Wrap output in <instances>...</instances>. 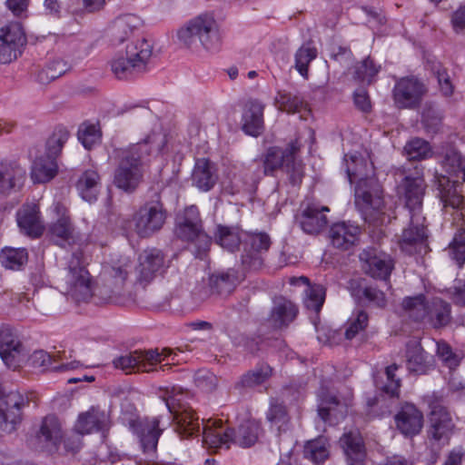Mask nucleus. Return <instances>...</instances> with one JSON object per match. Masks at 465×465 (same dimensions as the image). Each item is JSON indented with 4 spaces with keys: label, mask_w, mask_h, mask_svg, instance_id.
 Masks as SVG:
<instances>
[{
    "label": "nucleus",
    "mask_w": 465,
    "mask_h": 465,
    "mask_svg": "<svg viewBox=\"0 0 465 465\" xmlns=\"http://www.w3.org/2000/svg\"><path fill=\"white\" fill-rule=\"evenodd\" d=\"M166 143V135L161 130L152 131L142 141L116 150L114 185L126 193L134 192L143 181L149 157L162 153Z\"/></svg>",
    "instance_id": "f257e3e1"
},
{
    "label": "nucleus",
    "mask_w": 465,
    "mask_h": 465,
    "mask_svg": "<svg viewBox=\"0 0 465 465\" xmlns=\"http://www.w3.org/2000/svg\"><path fill=\"white\" fill-rule=\"evenodd\" d=\"M342 167L350 183L357 181L354 190L355 204L365 221L379 224L385 221L383 191L379 182L367 176V162L357 154H346Z\"/></svg>",
    "instance_id": "f03ea898"
},
{
    "label": "nucleus",
    "mask_w": 465,
    "mask_h": 465,
    "mask_svg": "<svg viewBox=\"0 0 465 465\" xmlns=\"http://www.w3.org/2000/svg\"><path fill=\"white\" fill-rule=\"evenodd\" d=\"M86 265L84 252L77 250L66 258L59 272L61 288L77 302H87L93 296L94 281Z\"/></svg>",
    "instance_id": "7ed1b4c3"
},
{
    "label": "nucleus",
    "mask_w": 465,
    "mask_h": 465,
    "mask_svg": "<svg viewBox=\"0 0 465 465\" xmlns=\"http://www.w3.org/2000/svg\"><path fill=\"white\" fill-rule=\"evenodd\" d=\"M179 42L190 49L202 45L207 51H217L221 46L219 26L209 15H199L181 27L177 33Z\"/></svg>",
    "instance_id": "20e7f679"
},
{
    "label": "nucleus",
    "mask_w": 465,
    "mask_h": 465,
    "mask_svg": "<svg viewBox=\"0 0 465 465\" xmlns=\"http://www.w3.org/2000/svg\"><path fill=\"white\" fill-rule=\"evenodd\" d=\"M153 46L145 39H139L126 45L111 61V70L118 79H127L134 74L144 73L152 56Z\"/></svg>",
    "instance_id": "39448f33"
},
{
    "label": "nucleus",
    "mask_w": 465,
    "mask_h": 465,
    "mask_svg": "<svg viewBox=\"0 0 465 465\" xmlns=\"http://www.w3.org/2000/svg\"><path fill=\"white\" fill-rule=\"evenodd\" d=\"M299 148L297 142L290 143L285 150L279 147L269 148L263 158L264 173L270 174L279 168H284L291 183L300 184L303 176V166L295 158Z\"/></svg>",
    "instance_id": "423d86ee"
},
{
    "label": "nucleus",
    "mask_w": 465,
    "mask_h": 465,
    "mask_svg": "<svg viewBox=\"0 0 465 465\" xmlns=\"http://www.w3.org/2000/svg\"><path fill=\"white\" fill-rule=\"evenodd\" d=\"M182 393L176 391L174 387L171 389L165 388L161 391L160 398L165 402V405L169 411L173 416L175 424V431L181 437H191L198 435L201 430V424L199 417L196 415L194 411L190 407H183L179 405L178 409L175 405L181 401Z\"/></svg>",
    "instance_id": "0eeeda50"
},
{
    "label": "nucleus",
    "mask_w": 465,
    "mask_h": 465,
    "mask_svg": "<svg viewBox=\"0 0 465 465\" xmlns=\"http://www.w3.org/2000/svg\"><path fill=\"white\" fill-rule=\"evenodd\" d=\"M175 234L182 240L193 242L196 256L203 258L211 245V238L203 232L199 210L195 205L184 209L176 220Z\"/></svg>",
    "instance_id": "6e6552de"
},
{
    "label": "nucleus",
    "mask_w": 465,
    "mask_h": 465,
    "mask_svg": "<svg viewBox=\"0 0 465 465\" xmlns=\"http://www.w3.org/2000/svg\"><path fill=\"white\" fill-rule=\"evenodd\" d=\"M176 356V352L166 348L163 349L161 352L157 350L134 351L115 358L113 363L116 369L122 370L126 374L150 372L155 370V365L166 358L172 357V361H174Z\"/></svg>",
    "instance_id": "1a4fd4ad"
},
{
    "label": "nucleus",
    "mask_w": 465,
    "mask_h": 465,
    "mask_svg": "<svg viewBox=\"0 0 465 465\" xmlns=\"http://www.w3.org/2000/svg\"><path fill=\"white\" fill-rule=\"evenodd\" d=\"M120 419L123 424L136 436L144 452L155 451L163 431L159 428L158 418L140 417L134 413L123 411Z\"/></svg>",
    "instance_id": "9d476101"
},
{
    "label": "nucleus",
    "mask_w": 465,
    "mask_h": 465,
    "mask_svg": "<svg viewBox=\"0 0 465 465\" xmlns=\"http://www.w3.org/2000/svg\"><path fill=\"white\" fill-rule=\"evenodd\" d=\"M166 220V212L158 202L146 203L128 221L127 227L140 237L146 238L160 231Z\"/></svg>",
    "instance_id": "9b49d317"
},
{
    "label": "nucleus",
    "mask_w": 465,
    "mask_h": 465,
    "mask_svg": "<svg viewBox=\"0 0 465 465\" xmlns=\"http://www.w3.org/2000/svg\"><path fill=\"white\" fill-rule=\"evenodd\" d=\"M428 93L423 81L415 76L399 78L392 89L394 104L399 109H416Z\"/></svg>",
    "instance_id": "f8f14e48"
},
{
    "label": "nucleus",
    "mask_w": 465,
    "mask_h": 465,
    "mask_svg": "<svg viewBox=\"0 0 465 465\" xmlns=\"http://www.w3.org/2000/svg\"><path fill=\"white\" fill-rule=\"evenodd\" d=\"M29 399L18 391H9L0 398V427L12 432L22 420V409L28 405Z\"/></svg>",
    "instance_id": "ddd939ff"
},
{
    "label": "nucleus",
    "mask_w": 465,
    "mask_h": 465,
    "mask_svg": "<svg viewBox=\"0 0 465 465\" xmlns=\"http://www.w3.org/2000/svg\"><path fill=\"white\" fill-rule=\"evenodd\" d=\"M132 268V261L128 257H121L105 270L104 284L100 288V294L104 300L111 301L121 293Z\"/></svg>",
    "instance_id": "4468645a"
},
{
    "label": "nucleus",
    "mask_w": 465,
    "mask_h": 465,
    "mask_svg": "<svg viewBox=\"0 0 465 465\" xmlns=\"http://www.w3.org/2000/svg\"><path fill=\"white\" fill-rule=\"evenodd\" d=\"M26 37L19 23H12L0 29V63L8 64L21 54Z\"/></svg>",
    "instance_id": "2eb2a0df"
},
{
    "label": "nucleus",
    "mask_w": 465,
    "mask_h": 465,
    "mask_svg": "<svg viewBox=\"0 0 465 465\" xmlns=\"http://www.w3.org/2000/svg\"><path fill=\"white\" fill-rule=\"evenodd\" d=\"M55 221L49 225L52 239L60 246L72 245L78 240L77 232L68 214L65 205L57 202L52 206Z\"/></svg>",
    "instance_id": "dca6fc26"
},
{
    "label": "nucleus",
    "mask_w": 465,
    "mask_h": 465,
    "mask_svg": "<svg viewBox=\"0 0 465 465\" xmlns=\"http://www.w3.org/2000/svg\"><path fill=\"white\" fill-rule=\"evenodd\" d=\"M360 260L364 272L372 278L386 280L393 268L390 256L376 248L363 250L360 254Z\"/></svg>",
    "instance_id": "f3484780"
},
{
    "label": "nucleus",
    "mask_w": 465,
    "mask_h": 465,
    "mask_svg": "<svg viewBox=\"0 0 465 465\" xmlns=\"http://www.w3.org/2000/svg\"><path fill=\"white\" fill-rule=\"evenodd\" d=\"M424 221L425 218L418 212L411 214L410 224L402 231L399 240L401 251L411 254L423 246L427 238Z\"/></svg>",
    "instance_id": "a211bd4d"
},
{
    "label": "nucleus",
    "mask_w": 465,
    "mask_h": 465,
    "mask_svg": "<svg viewBox=\"0 0 465 465\" xmlns=\"http://www.w3.org/2000/svg\"><path fill=\"white\" fill-rule=\"evenodd\" d=\"M0 356L5 365L12 369L19 367L25 356L22 343L8 326L0 328Z\"/></svg>",
    "instance_id": "6ab92c4d"
},
{
    "label": "nucleus",
    "mask_w": 465,
    "mask_h": 465,
    "mask_svg": "<svg viewBox=\"0 0 465 465\" xmlns=\"http://www.w3.org/2000/svg\"><path fill=\"white\" fill-rule=\"evenodd\" d=\"M110 416L99 407L92 406L86 411L81 412L74 424V431L79 434L104 432L110 427Z\"/></svg>",
    "instance_id": "aec40b11"
},
{
    "label": "nucleus",
    "mask_w": 465,
    "mask_h": 465,
    "mask_svg": "<svg viewBox=\"0 0 465 465\" xmlns=\"http://www.w3.org/2000/svg\"><path fill=\"white\" fill-rule=\"evenodd\" d=\"M166 268L163 253L157 249L145 250L139 256L136 278L140 282H149Z\"/></svg>",
    "instance_id": "412c9836"
},
{
    "label": "nucleus",
    "mask_w": 465,
    "mask_h": 465,
    "mask_svg": "<svg viewBox=\"0 0 465 465\" xmlns=\"http://www.w3.org/2000/svg\"><path fill=\"white\" fill-rule=\"evenodd\" d=\"M430 408L429 438L435 441L446 442L454 427L450 413L445 407L439 403L431 404Z\"/></svg>",
    "instance_id": "4be33fe9"
},
{
    "label": "nucleus",
    "mask_w": 465,
    "mask_h": 465,
    "mask_svg": "<svg viewBox=\"0 0 465 465\" xmlns=\"http://www.w3.org/2000/svg\"><path fill=\"white\" fill-rule=\"evenodd\" d=\"M397 430L405 437L419 434L423 426V415L413 404L405 403L394 417Z\"/></svg>",
    "instance_id": "5701e85b"
},
{
    "label": "nucleus",
    "mask_w": 465,
    "mask_h": 465,
    "mask_svg": "<svg viewBox=\"0 0 465 465\" xmlns=\"http://www.w3.org/2000/svg\"><path fill=\"white\" fill-rule=\"evenodd\" d=\"M327 206H322L316 203H311L306 205L299 217V223L303 232L309 234H316L322 231L328 220L324 212H329Z\"/></svg>",
    "instance_id": "b1692460"
},
{
    "label": "nucleus",
    "mask_w": 465,
    "mask_h": 465,
    "mask_svg": "<svg viewBox=\"0 0 465 465\" xmlns=\"http://www.w3.org/2000/svg\"><path fill=\"white\" fill-rule=\"evenodd\" d=\"M264 104L258 100L248 101L242 116V131L251 136L257 137L264 129Z\"/></svg>",
    "instance_id": "393cba45"
},
{
    "label": "nucleus",
    "mask_w": 465,
    "mask_h": 465,
    "mask_svg": "<svg viewBox=\"0 0 465 465\" xmlns=\"http://www.w3.org/2000/svg\"><path fill=\"white\" fill-rule=\"evenodd\" d=\"M424 189V180L420 176L413 178L406 176L399 185V193L404 196L411 214L414 212L420 213Z\"/></svg>",
    "instance_id": "a878e982"
},
{
    "label": "nucleus",
    "mask_w": 465,
    "mask_h": 465,
    "mask_svg": "<svg viewBox=\"0 0 465 465\" xmlns=\"http://www.w3.org/2000/svg\"><path fill=\"white\" fill-rule=\"evenodd\" d=\"M329 234L334 247L349 250L359 241L361 229L356 224L341 222L334 223L331 227Z\"/></svg>",
    "instance_id": "bb28decb"
},
{
    "label": "nucleus",
    "mask_w": 465,
    "mask_h": 465,
    "mask_svg": "<svg viewBox=\"0 0 465 465\" xmlns=\"http://www.w3.org/2000/svg\"><path fill=\"white\" fill-rule=\"evenodd\" d=\"M203 444L208 449H218L225 446L226 449L232 443L229 428L224 429L221 420L203 421Z\"/></svg>",
    "instance_id": "cd10ccee"
},
{
    "label": "nucleus",
    "mask_w": 465,
    "mask_h": 465,
    "mask_svg": "<svg viewBox=\"0 0 465 465\" xmlns=\"http://www.w3.org/2000/svg\"><path fill=\"white\" fill-rule=\"evenodd\" d=\"M340 444L347 457L348 465H362L366 457L363 439L359 431L345 432Z\"/></svg>",
    "instance_id": "c85d7f7f"
},
{
    "label": "nucleus",
    "mask_w": 465,
    "mask_h": 465,
    "mask_svg": "<svg viewBox=\"0 0 465 465\" xmlns=\"http://www.w3.org/2000/svg\"><path fill=\"white\" fill-rule=\"evenodd\" d=\"M16 219L18 226L28 235L37 237L42 234L44 227L37 203L24 204L17 212Z\"/></svg>",
    "instance_id": "c756f323"
},
{
    "label": "nucleus",
    "mask_w": 465,
    "mask_h": 465,
    "mask_svg": "<svg viewBox=\"0 0 465 465\" xmlns=\"http://www.w3.org/2000/svg\"><path fill=\"white\" fill-rule=\"evenodd\" d=\"M25 170L16 163H0V194L7 195L19 189L25 181Z\"/></svg>",
    "instance_id": "7c9ffc66"
},
{
    "label": "nucleus",
    "mask_w": 465,
    "mask_h": 465,
    "mask_svg": "<svg viewBox=\"0 0 465 465\" xmlns=\"http://www.w3.org/2000/svg\"><path fill=\"white\" fill-rule=\"evenodd\" d=\"M229 430L232 435V443L242 448H248L255 444L262 434L261 423L252 419L241 423L237 430L231 428H229Z\"/></svg>",
    "instance_id": "2f4dec72"
},
{
    "label": "nucleus",
    "mask_w": 465,
    "mask_h": 465,
    "mask_svg": "<svg viewBox=\"0 0 465 465\" xmlns=\"http://www.w3.org/2000/svg\"><path fill=\"white\" fill-rule=\"evenodd\" d=\"M292 285L304 284L305 290L304 305L307 309L319 312L325 301L326 290L322 284H310V280L305 276L292 277L289 280Z\"/></svg>",
    "instance_id": "473e14b6"
},
{
    "label": "nucleus",
    "mask_w": 465,
    "mask_h": 465,
    "mask_svg": "<svg viewBox=\"0 0 465 465\" xmlns=\"http://www.w3.org/2000/svg\"><path fill=\"white\" fill-rule=\"evenodd\" d=\"M218 179L214 165L207 159H198L195 163L192 180L200 191H210Z\"/></svg>",
    "instance_id": "72a5a7b5"
},
{
    "label": "nucleus",
    "mask_w": 465,
    "mask_h": 465,
    "mask_svg": "<svg viewBox=\"0 0 465 465\" xmlns=\"http://www.w3.org/2000/svg\"><path fill=\"white\" fill-rule=\"evenodd\" d=\"M451 320L450 305L439 297L430 299L425 322L435 329L447 326Z\"/></svg>",
    "instance_id": "f704fd0d"
},
{
    "label": "nucleus",
    "mask_w": 465,
    "mask_h": 465,
    "mask_svg": "<svg viewBox=\"0 0 465 465\" xmlns=\"http://www.w3.org/2000/svg\"><path fill=\"white\" fill-rule=\"evenodd\" d=\"M37 438L45 444L46 448L56 449L63 438L62 425L59 420L54 415L46 416L42 421Z\"/></svg>",
    "instance_id": "c9c22d12"
},
{
    "label": "nucleus",
    "mask_w": 465,
    "mask_h": 465,
    "mask_svg": "<svg viewBox=\"0 0 465 465\" xmlns=\"http://www.w3.org/2000/svg\"><path fill=\"white\" fill-rule=\"evenodd\" d=\"M297 312L296 306L291 301L280 297L274 300L270 321L273 327L282 328L294 320Z\"/></svg>",
    "instance_id": "e433bc0d"
},
{
    "label": "nucleus",
    "mask_w": 465,
    "mask_h": 465,
    "mask_svg": "<svg viewBox=\"0 0 465 465\" xmlns=\"http://www.w3.org/2000/svg\"><path fill=\"white\" fill-rule=\"evenodd\" d=\"M141 25V19L133 14H125L118 16L113 23L111 31L113 40L121 44L128 39L134 31Z\"/></svg>",
    "instance_id": "4c0bfd02"
},
{
    "label": "nucleus",
    "mask_w": 465,
    "mask_h": 465,
    "mask_svg": "<svg viewBox=\"0 0 465 465\" xmlns=\"http://www.w3.org/2000/svg\"><path fill=\"white\" fill-rule=\"evenodd\" d=\"M57 163L51 156L37 157L31 168V178L34 183H44L51 181L57 173Z\"/></svg>",
    "instance_id": "58836bf2"
},
{
    "label": "nucleus",
    "mask_w": 465,
    "mask_h": 465,
    "mask_svg": "<svg viewBox=\"0 0 465 465\" xmlns=\"http://www.w3.org/2000/svg\"><path fill=\"white\" fill-rule=\"evenodd\" d=\"M430 300L424 294L407 296L402 300L403 313L415 322H424Z\"/></svg>",
    "instance_id": "ea45409f"
},
{
    "label": "nucleus",
    "mask_w": 465,
    "mask_h": 465,
    "mask_svg": "<svg viewBox=\"0 0 465 465\" xmlns=\"http://www.w3.org/2000/svg\"><path fill=\"white\" fill-rule=\"evenodd\" d=\"M100 175L96 170H86L77 182V190L81 197L89 203L96 200L100 189Z\"/></svg>",
    "instance_id": "a19ab883"
},
{
    "label": "nucleus",
    "mask_w": 465,
    "mask_h": 465,
    "mask_svg": "<svg viewBox=\"0 0 465 465\" xmlns=\"http://www.w3.org/2000/svg\"><path fill=\"white\" fill-rule=\"evenodd\" d=\"M407 367L410 371L416 373H423L426 369L425 352L416 341L408 342L406 349Z\"/></svg>",
    "instance_id": "79ce46f5"
},
{
    "label": "nucleus",
    "mask_w": 465,
    "mask_h": 465,
    "mask_svg": "<svg viewBox=\"0 0 465 465\" xmlns=\"http://www.w3.org/2000/svg\"><path fill=\"white\" fill-rule=\"evenodd\" d=\"M272 373L269 365L262 364L258 368L244 373L236 383V388L252 389L265 382Z\"/></svg>",
    "instance_id": "37998d69"
},
{
    "label": "nucleus",
    "mask_w": 465,
    "mask_h": 465,
    "mask_svg": "<svg viewBox=\"0 0 465 465\" xmlns=\"http://www.w3.org/2000/svg\"><path fill=\"white\" fill-rule=\"evenodd\" d=\"M249 244L252 252L250 257H242V262L248 266L261 264V261L256 255L269 250L271 246L269 235L264 232L253 233L249 237Z\"/></svg>",
    "instance_id": "c03bdc74"
},
{
    "label": "nucleus",
    "mask_w": 465,
    "mask_h": 465,
    "mask_svg": "<svg viewBox=\"0 0 465 465\" xmlns=\"http://www.w3.org/2000/svg\"><path fill=\"white\" fill-rule=\"evenodd\" d=\"M318 54L316 47L312 42L303 44L295 53V69L299 74L307 78L308 76V66L312 61H313Z\"/></svg>",
    "instance_id": "a18cd8bd"
},
{
    "label": "nucleus",
    "mask_w": 465,
    "mask_h": 465,
    "mask_svg": "<svg viewBox=\"0 0 465 465\" xmlns=\"http://www.w3.org/2000/svg\"><path fill=\"white\" fill-rule=\"evenodd\" d=\"M275 103L280 110L289 114L299 113L306 108V104L302 97L284 90L277 93Z\"/></svg>",
    "instance_id": "49530a36"
},
{
    "label": "nucleus",
    "mask_w": 465,
    "mask_h": 465,
    "mask_svg": "<svg viewBox=\"0 0 465 465\" xmlns=\"http://www.w3.org/2000/svg\"><path fill=\"white\" fill-rule=\"evenodd\" d=\"M328 447V441L324 437L309 440L304 446V457L314 463L323 462L329 457Z\"/></svg>",
    "instance_id": "de8ad7c7"
},
{
    "label": "nucleus",
    "mask_w": 465,
    "mask_h": 465,
    "mask_svg": "<svg viewBox=\"0 0 465 465\" xmlns=\"http://www.w3.org/2000/svg\"><path fill=\"white\" fill-rule=\"evenodd\" d=\"M2 264L11 270L21 269L28 260L25 248H5L1 252Z\"/></svg>",
    "instance_id": "09e8293b"
},
{
    "label": "nucleus",
    "mask_w": 465,
    "mask_h": 465,
    "mask_svg": "<svg viewBox=\"0 0 465 465\" xmlns=\"http://www.w3.org/2000/svg\"><path fill=\"white\" fill-rule=\"evenodd\" d=\"M460 184L447 180V184L440 190V201L445 209L459 210L463 203V196L458 189Z\"/></svg>",
    "instance_id": "8fccbe9b"
},
{
    "label": "nucleus",
    "mask_w": 465,
    "mask_h": 465,
    "mask_svg": "<svg viewBox=\"0 0 465 465\" xmlns=\"http://www.w3.org/2000/svg\"><path fill=\"white\" fill-rule=\"evenodd\" d=\"M398 370L396 364L388 366L383 373L386 381L383 380L379 381L375 378L374 382L378 389L381 390L390 396H398L401 387V380L396 378L395 371Z\"/></svg>",
    "instance_id": "3c124183"
},
{
    "label": "nucleus",
    "mask_w": 465,
    "mask_h": 465,
    "mask_svg": "<svg viewBox=\"0 0 465 465\" xmlns=\"http://www.w3.org/2000/svg\"><path fill=\"white\" fill-rule=\"evenodd\" d=\"M266 418L272 427L275 428L279 433L288 429L289 416L285 406L282 403L272 402Z\"/></svg>",
    "instance_id": "603ef678"
},
{
    "label": "nucleus",
    "mask_w": 465,
    "mask_h": 465,
    "mask_svg": "<svg viewBox=\"0 0 465 465\" xmlns=\"http://www.w3.org/2000/svg\"><path fill=\"white\" fill-rule=\"evenodd\" d=\"M404 152L409 160L420 161L431 156V148L429 143L420 138L411 139L404 146Z\"/></svg>",
    "instance_id": "864d4df0"
},
{
    "label": "nucleus",
    "mask_w": 465,
    "mask_h": 465,
    "mask_svg": "<svg viewBox=\"0 0 465 465\" xmlns=\"http://www.w3.org/2000/svg\"><path fill=\"white\" fill-rule=\"evenodd\" d=\"M381 70L371 57H367L355 66L354 77L363 84H371L375 81L377 74Z\"/></svg>",
    "instance_id": "5fc2aeb1"
},
{
    "label": "nucleus",
    "mask_w": 465,
    "mask_h": 465,
    "mask_svg": "<svg viewBox=\"0 0 465 465\" xmlns=\"http://www.w3.org/2000/svg\"><path fill=\"white\" fill-rule=\"evenodd\" d=\"M69 68V64L64 59L55 58L50 61L46 66L39 73V80L43 84L55 80L56 78L65 74Z\"/></svg>",
    "instance_id": "6e6d98bb"
},
{
    "label": "nucleus",
    "mask_w": 465,
    "mask_h": 465,
    "mask_svg": "<svg viewBox=\"0 0 465 465\" xmlns=\"http://www.w3.org/2000/svg\"><path fill=\"white\" fill-rule=\"evenodd\" d=\"M449 254L460 267L465 262V229H460L449 244Z\"/></svg>",
    "instance_id": "4d7b16f0"
},
{
    "label": "nucleus",
    "mask_w": 465,
    "mask_h": 465,
    "mask_svg": "<svg viewBox=\"0 0 465 465\" xmlns=\"http://www.w3.org/2000/svg\"><path fill=\"white\" fill-rule=\"evenodd\" d=\"M368 314L364 311L358 310L354 312L347 322L345 330L346 339L351 340L360 331H363L368 324Z\"/></svg>",
    "instance_id": "13d9d810"
},
{
    "label": "nucleus",
    "mask_w": 465,
    "mask_h": 465,
    "mask_svg": "<svg viewBox=\"0 0 465 465\" xmlns=\"http://www.w3.org/2000/svg\"><path fill=\"white\" fill-rule=\"evenodd\" d=\"M101 132L95 124H84L78 130V139L86 149L99 143Z\"/></svg>",
    "instance_id": "bf43d9fd"
},
{
    "label": "nucleus",
    "mask_w": 465,
    "mask_h": 465,
    "mask_svg": "<svg viewBox=\"0 0 465 465\" xmlns=\"http://www.w3.org/2000/svg\"><path fill=\"white\" fill-rule=\"evenodd\" d=\"M319 405L318 414L323 421H326L330 416L331 411L334 406L339 404L335 396L331 395L329 391L322 389L318 393Z\"/></svg>",
    "instance_id": "052dcab7"
},
{
    "label": "nucleus",
    "mask_w": 465,
    "mask_h": 465,
    "mask_svg": "<svg viewBox=\"0 0 465 465\" xmlns=\"http://www.w3.org/2000/svg\"><path fill=\"white\" fill-rule=\"evenodd\" d=\"M217 242L224 249L233 252L240 244L238 234L228 227L219 226Z\"/></svg>",
    "instance_id": "680f3d73"
},
{
    "label": "nucleus",
    "mask_w": 465,
    "mask_h": 465,
    "mask_svg": "<svg viewBox=\"0 0 465 465\" xmlns=\"http://www.w3.org/2000/svg\"><path fill=\"white\" fill-rule=\"evenodd\" d=\"M441 165L444 170L450 174L456 175L464 164L465 161L461 155L455 150H449L446 152L441 159Z\"/></svg>",
    "instance_id": "e2e57ef3"
},
{
    "label": "nucleus",
    "mask_w": 465,
    "mask_h": 465,
    "mask_svg": "<svg viewBox=\"0 0 465 465\" xmlns=\"http://www.w3.org/2000/svg\"><path fill=\"white\" fill-rule=\"evenodd\" d=\"M437 355L450 369L460 364V358L452 351L451 347L444 341H437Z\"/></svg>",
    "instance_id": "0e129e2a"
},
{
    "label": "nucleus",
    "mask_w": 465,
    "mask_h": 465,
    "mask_svg": "<svg viewBox=\"0 0 465 465\" xmlns=\"http://www.w3.org/2000/svg\"><path fill=\"white\" fill-rule=\"evenodd\" d=\"M433 72L437 77L441 94L450 96L453 94L454 86L446 69L442 68L440 64H438L433 68Z\"/></svg>",
    "instance_id": "69168bd1"
},
{
    "label": "nucleus",
    "mask_w": 465,
    "mask_h": 465,
    "mask_svg": "<svg viewBox=\"0 0 465 465\" xmlns=\"http://www.w3.org/2000/svg\"><path fill=\"white\" fill-rule=\"evenodd\" d=\"M194 382L201 390L211 391L217 386V378L207 370H200L194 374Z\"/></svg>",
    "instance_id": "338daca9"
},
{
    "label": "nucleus",
    "mask_w": 465,
    "mask_h": 465,
    "mask_svg": "<svg viewBox=\"0 0 465 465\" xmlns=\"http://www.w3.org/2000/svg\"><path fill=\"white\" fill-rule=\"evenodd\" d=\"M450 294L454 303L465 306V280L456 279Z\"/></svg>",
    "instance_id": "774afa93"
}]
</instances>
